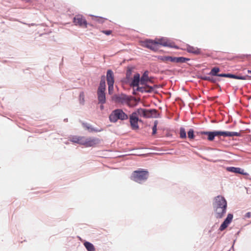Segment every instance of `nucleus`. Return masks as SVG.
<instances>
[{"instance_id": "6ab92c4d", "label": "nucleus", "mask_w": 251, "mask_h": 251, "mask_svg": "<svg viewBox=\"0 0 251 251\" xmlns=\"http://www.w3.org/2000/svg\"><path fill=\"white\" fill-rule=\"evenodd\" d=\"M139 82H140V75L137 74L134 75L130 86L132 87H138Z\"/></svg>"}, {"instance_id": "bb28decb", "label": "nucleus", "mask_w": 251, "mask_h": 251, "mask_svg": "<svg viewBox=\"0 0 251 251\" xmlns=\"http://www.w3.org/2000/svg\"><path fill=\"white\" fill-rule=\"evenodd\" d=\"M188 137L190 139H193L195 137L194 131L193 129H190L188 132Z\"/></svg>"}, {"instance_id": "72a5a7b5", "label": "nucleus", "mask_w": 251, "mask_h": 251, "mask_svg": "<svg viewBox=\"0 0 251 251\" xmlns=\"http://www.w3.org/2000/svg\"><path fill=\"white\" fill-rule=\"evenodd\" d=\"M209 81L212 82H214L215 81V80L213 78L211 77H210V80H209Z\"/></svg>"}, {"instance_id": "9b49d317", "label": "nucleus", "mask_w": 251, "mask_h": 251, "mask_svg": "<svg viewBox=\"0 0 251 251\" xmlns=\"http://www.w3.org/2000/svg\"><path fill=\"white\" fill-rule=\"evenodd\" d=\"M155 40L158 48H159V45H161L164 47H174L173 43L167 39L162 38L155 39Z\"/></svg>"}, {"instance_id": "aec40b11", "label": "nucleus", "mask_w": 251, "mask_h": 251, "mask_svg": "<svg viewBox=\"0 0 251 251\" xmlns=\"http://www.w3.org/2000/svg\"><path fill=\"white\" fill-rule=\"evenodd\" d=\"M148 74L149 73L148 71L145 72L143 74L140 79V84L141 85H145L147 82L150 81L148 76Z\"/></svg>"}, {"instance_id": "58836bf2", "label": "nucleus", "mask_w": 251, "mask_h": 251, "mask_svg": "<svg viewBox=\"0 0 251 251\" xmlns=\"http://www.w3.org/2000/svg\"><path fill=\"white\" fill-rule=\"evenodd\" d=\"M117 99L120 100L121 99V98H119V97H118V98H117Z\"/></svg>"}, {"instance_id": "f8f14e48", "label": "nucleus", "mask_w": 251, "mask_h": 251, "mask_svg": "<svg viewBox=\"0 0 251 251\" xmlns=\"http://www.w3.org/2000/svg\"><path fill=\"white\" fill-rule=\"evenodd\" d=\"M215 217L217 219L222 218L226 214V208L224 207H213Z\"/></svg>"}, {"instance_id": "dca6fc26", "label": "nucleus", "mask_w": 251, "mask_h": 251, "mask_svg": "<svg viewBox=\"0 0 251 251\" xmlns=\"http://www.w3.org/2000/svg\"><path fill=\"white\" fill-rule=\"evenodd\" d=\"M106 80L108 85L114 84V74L112 70H108L106 74Z\"/></svg>"}, {"instance_id": "20e7f679", "label": "nucleus", "mask_w": 251, "mask_h": 251, "mask_svg": "<svg viewBox=\"0 0 251 251\" xmlns=\"http://www.w3.org/2000/svg\"><path fill=\"white\" fill-rule=\"evenodd\" d=\"M105 79L104 75H102L101 77L100 84L97 92L99 102L102 104H103L106 102L105 94L106 85Z\"/></svg>"}, {"instance_id": "1a4fd4ad", "label": "nucleus", "mask_w": 251, "mask_h": 251, "mask_svg": "<svg viewBox=\"0 0 251 251\" xmlns=\"http://www.w3.org/2000/svg\"><path fill=\"white\" fill-rule=\"evenodd\" d=\"M142 45L154 51H157L159 49L157 47L155 39L154 40H146L142 42Z\"/></svg>"}, {"instance_id": "7ed1b4c3", "label": "nucleus", "mask_w": 251, "mask_h": 251, "mask_svg": "<svg viewBox=\"0 0 251 251\" xmlns=\"http://www.w3.org/2000/svg\"><path fill=\"white\" fill-rule=\"evenodd\" d=\"M148 176L149 172L147 171L139 169L133 172L130 178L132 180L141 183L143 181L146 180Z\"/></svg>"}, {"instance_id": "a878e982", "label": "nucleus", "mask_w": 251, "mask_h": 251, "mask_svg": "<svg viewBox=\"0 0 251 251\" xmlns=\"http://www.w3.org/2000/svg\"><path fill=\"white\" fill-rule=\"evenodd\" d=\"M180 137L182 139H185L186 138V131L183 127H181L180 128Z\"/></svg>"}, {"instance_id": "c85d7f7f", "label": "nucleus", "mask_w": 251, "mask_h": 251, "mask_svg": "<svg viewBox=\"0 0 251 251\" xmlns=\"http://www.w3.org/2000/svg\"><path fill=\"white\" fill-rule=\"evenodd\" d=\"M157 124H158V122L157 121H155L154 122V125L152 127V135H154L156 133Z\"/></svg>"}, {"instance_id": "c756f323", "label": "nucleus", "mask_w": 251, "mask_h": 251, "mask_svg": "<svg viewBox=\"0 0 251 251\" xmlns=\"http://www.w3.org/2000/svg\"><path fill=\"white\" fill-rule=\"evenodd\" d=\"M114 84H109L108 85V92L109 94H111L113 93L114 87H113Z\"/></svg>"}, {"instance_id": "ddd939ff", "label": "nucleus", "mask_w": 251, "mask_h": 251, "mask_svg": "<svg viewBox=\"0 0 251 251\" xmlns=\"http://www.w3.org/2000/svg\"><path fill=\"white\" fill-rule=\"evenodd\" d=\"M232 219L233 215L231 214H228L226 218L221 225L219 228V230L220 231L225 230L228 226L229 224L231 222Z\"/></svg>"}, {"instance_id": "6e6552de", "label": "nucleus", "mask_w": 251, "mask_h": 251, "mask_svg": "<svg viewBox=\"0 0 251 251\" xmlns=\"http://www.w3.org/2000/svg\"><path fill=\"white\" fill-rule=\"evenodd\" d=\"M100 141V139L98 138H86L84 137L83 145L85 146L86 147H94L99 144Z\"/></svg>"}, {"instance_id": "473e14b6", "label": "nucleus", "mask_w": 251, "mask_h": 251, "mask_svg": "<svg viewBox=\"0 0 251 251\" xmlns=\"http://www.w3.org/2000/svg\"><path fill=\"white\" fill-rule=\"evenodd\" d=\"M201 79H203V80H204L209 81V80H210V76H205L202 77Z\"/></svg>"}, {"instance_id": "7c9ffc66", "label": "nucleus", "mask_w": 251, "mask_h": 251, "mask_svg": "<svg viewBox=\"0 0 251 251\" xmlns=\"http://www.w3.org/2000/svg\"><path fill=\"white\" fill-rule=\"evenodd\" d=\"M101 32L107 35H109L112 33V31L110 30H102Z\"/></svg>"}, {"instance_id": "e433bc0d", "label": "nucleus", "mask_w": 251, "mask_h": 251, "mask_svg": "<svg viewBox=\"0 0 251 251\" xmlns=\"http://www.w3.org/2000/svg\"><path fill=\"white\" fill-rule=\"evenodd\" d=\"M103 104H101V105H100V109H103Z\"/></svg>"}, {"instance_id": "a211bd4d", "label": "nucleus", "mask_w": 251, "mask_h": 251, "mask_svg": "<svg viewBox=\"0 0 251 251\" xmlns=\"http://www.w3.org/2000/svg\"><path fill=\"white\" fill-rule=\"evenodd\" d=\"M186 50L190 53H192L195 54H199L201 53V50L197 47H192L191 46H187Z\"/></svg>"}, {"instance_id": "2f4dec72", "label": "nucleus", "mask_w": 251, "mask_h": 251, "mask_svg": "<svg viewBox=\"0 0 251 251\" xmlns=\"http://www.w3.org/2000/svg\"><path fill=\"white\" fill-rule=\"evenodd\" d=\"M213 132L214 137L220 136V131H213Z\"/></svg>"}, {"instance_id": "b1692460", "label": "nucleus", "mask_w": 251, "mask_h": 251, "mask_svg": "<svg viewBox=\"0 0 251 251\" xmlns=\"http://www.w3.org/2000/svg\"><path fill=\"white\" fill-rule=\"evenodd\" d=\"M83 126L84 127H86L88 129H90L91 131H95V132H100L103 130L102 128L100 129H96L94 128H92L91 127L89 124L86 123H83Z\"/></svg>"}, {"instance_id": "393cba45", "label": "nucleus", "mask_w": 251, "mask_h": 251, "mask_svg": "<svg viewBox=\"0 0 251 251\" xmlns=\"http://www.w3.org/2000/svg\"><path fill=\"white\" fill-rule=\"evenodd\" d=\"M84 137H75L72 138V142L83 145Z\"/></svg>"}, {"instance_id": "c9c22d12", "label": "nucleus", "mask_w": 251, "mask_h": 251, "mask_svg": "<svg viewBox=\"0 0 251 251\" xmlns=\"http://www.w3.org/2000/svg\"><path fill=\"white\" fill-rule=\"evenodd\" d=\"M80 97H84V94H83V93H80Z\"/></svg>"}, {"instance_id": "9d476101", "label": "nucleus", "mask_w": 251, "mask_h": 251, "mask_svg": "<svg viewBox=\"0 0 251 251\" xmlns=\"http://www.w3.org/2000/svg\"><path fill=\"white\" fill-rule=\"evenodd\" d=\"M73 22L75 25H79L82 27H87V22L82 15H76L74 18Z\"/></svg>"}, {"instance_id": "4c0bfd02", "label": "nucleus", "mask_w": 251, "mask_h": 251, "mask_svg": "<svg viewBox=\"0 0 251 251\" xmlns=\"http://www.w3.org/2000/svg\"><path fill=\"white\" fill-rule=\"evenodd\" d=\"M248 73L251 74V70H248Z\"/></svg>"}, {"instance_id": "f3484780", "label": "nucleus", "mask_w": 251, "mask_h": 251, "mask_svg": "<svg viewBox=\"0 0 251 251\" xmlns=\"http://www.w3.org/2000/svg\"><path fill=\"white\" fill-rule=\"evenodd\" d=\"M239 135L240 133L236 132L220 131V136L224 137L239 136Z\"/></svg>"}, {"instance_id": "4be33fe9", "label": "nucleus", "mask_w": 251, "mask_h": 251, "mask_svg": "<svg viewBox=\"0 0 251 251\" xmlns=\"http://www.w3.org/2000/svg\"><path fill=\"white\" fill-rule=\"evenodd\" d=\"M199 133L201 135H207V139L209 141H213L215 138L213 131H201Z\"/></svg>"}, {"instance_id": "39448f33", "label": "nucleus", "mask_w": 251, "mask_h": 251, "mask_svg": "<svg viewBox=\"0 0 251 251\" xmlns=\"http://www.w3.org/2000/svg\"><path fill=\"white\" fill-rule=\"evenodd\" d=\"M158 59L164 62H175V63H184L187 60H189V58L183 57H172L170 56H159Z\"/></svg>"}, {"instance_id": "4468645a", "label": "nucleus", "mask_w": 251, "mask_h": 251, "mask_svg": "<svg viewBox=\"0 0 251 251\" xmlns=\"http://www.w3.org/2000/svg\"><path fill=\"white\" fill-rule=\"evenodd\" d=\"M226 170L228 172L239 174L245 176H248V173L245 172L244 170L240 168L229 167L226 168Z\"/></svg>"}, {"instance_id": "412c9836", "label": "nucleus", "mask_w": 251, "mask_h": 251, "mask_svg": "<svg viewBox=\"0 0 251 251\" xmlns=\"http://www.w3.org/2000/svg\"><path fill=\"white\" fill-rule=\"evenodd\" d=\"M136 90L141 92H151L153 90V88L149 86H146V87H139L138 86Z\"/></svg>"}, {"instance_id": "5701e85b", "label": "nucleus", "mask_w": 251, "mask_h": 251, "mask_svg": "<svg viewBox=\"0 0 251 251\" xmlns=\"http://www.w3.org/2000/svg\"><path fill=\"white\" fill-rule=\"evenodd\" d=\"M84 245L88 251H96L95 248L92 243L85 242Z\"/></svg>"}, {"instance_id": "0eeeda50", "label": "nucleus", "mask_w": 251, "mask_h": 251, "mask_svg": "<svg viewBox=\"0 0 251 251\" xmlns=\"http://www.w3.org/2000/svg\"><path fill=\"white\" fill-rule=\"evenodd\" d=\"M138 115L137 111L136 112H133L129 117L131 128L133 130H137L139 129L138 124V122L139 121Z\"/></svg>"}, {"instance_id": "423d86ee", "label": "nucleus", "mask_w": 251, "mask_h": 251, "mask_svg": "<svg viewBox=\"0 0 251 251\" xmlns=\"http://www.w3.org/2000/svg\"><path fill=\"white\" fill-rule=\"evenodd\" d=\"M213 207L227 208V202L225 198L222 196H218L214 199Z\"/></svg>"}, {"instance_id": "f257e3e1", "label": "nucleus", "mask_w": 251, "mask_h": 251, "mask_svg": "<svg viewBox=\"0 0 251 251\" xmlns=\"http://www.w3.org/2000/svg\"><path fill=\"white\" fill-rule=\"evenodd\" d=\"M109 121L112 123H116L118 120H126L128 119V115L121 109H117L112 111L109 116Z\"/></svg>"}, {"instance_id": "f03ea898", "label": "nucleus", "mask_w": 251, "mask_h": 251, "mask_svg": "<svg viewBox=\"0 0 251 251\" xmlns=\"http://www.w3.org/2000/svg\"><path fill=\"white\" fill-rule=\"evenodd\" d=\"M220 72V69L218 67H214L212 68L209 73V75L212 76H218L220 77H229L231 78L237 79H241V80H246L249 78H251V76H249L248 75L245 76H239L235 75H232L230 74H218V73Z\"/></svg>"}, {"instance_id": "f704fd0d", "label": "nucleus", "mask_w": 251, "mask_h": 251, "mask_svg": "<svg viewBox=\"0 0 251 251\" xmlns=\"http://www.w3.org/2000/svg\"><path fill=\"white\" fill-rule=\"evenodd\" d=\"M246 217H248V218H250V213L248 212L246 214Z\"/></svg>"}, {"instance_id": "2eb2a0df", "label": "nucleus", "mask_w": 251, "mask_h": 251, "mask_svg": "<svg viewBox=\"0 0 251 251\" xmlns=\"http://www.w3.org/2000/svg\"><path fill=\"white\" fill-rule=\"evenodd\" d=\"M137 112L139 115L143 116L144 118H151V112L150 111V109L147 110L145 109L140 108L137 110Z\"/></svg>"}, {"instance_id": "cd10ccee", "label": "nucleus", "mask_w": 251, "mask_h": 251, "mask_svg": "<svg viewBox=\"0 0 251 251\" xmlns=\"http://www.w3.org/2000/svg\"><path fill=\"white\" fill-rule=\"evenodd\" d=\"M150 111L151 112V118H157L158 117V112L157 111L154 109H150Z\"/></svg>"}]
</instances>
